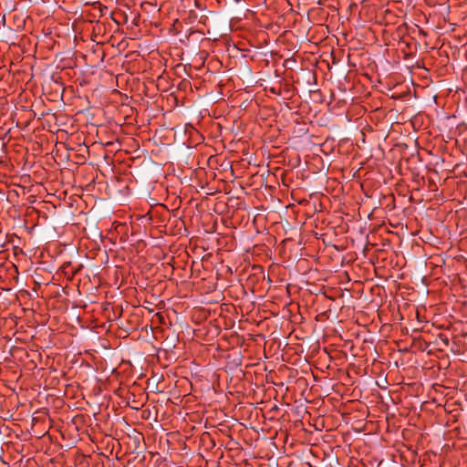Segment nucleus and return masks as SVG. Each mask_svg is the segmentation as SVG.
Returning a JSON list of instances; mask_svg holds the SVG:
<instances>
[{
    "instance_id": "obj_6",
    "label": "nucleus",
    "mask_w": 467,
    "mask_h": 467,
    "mask_svg": "<svg viewBox=\"0 0 467 467\" xmlns=\"http://www.w3.org/2000/svg\"><path fill=\"white\" fill-rule=\"evenodd\" d=\"M420 149H421V150H425L426 151H428L429 153H431V150L429 151V150H428V148L423 147V148H420Z\"/></svg>"
},
{
    "instance_id": "obj_1",
    "label": "nucleus",
    "mask_w": 467,
    "mask_h": 467,
    "mask_svg": "<svg viewBox=\"0 0 467 467\" xmlns=\"http://www.w3.org/2000/svg\"><path fill=\"white\" fill-rule=\"evenodd\" d=\"M51 154L56 161H71L76 164H83L90 156L89 148H56Z\"/></svg>"
},
{
    "instance_id": "obj_3",
    "label": "nucleus",
    "mask_w": 467,
    "mask_h": 467,
    "mask_svg": "<svg viewBox=\"0 0 467 467\" xmlns=\"http://www.w3.org/2000/svg\"><path fill=\"white\" fill-rule=\"evenodd\" d=\"M316 150H317V151H318V152H322V153H324L325 155H328V154L332 151L333 148H329V150H330L329 151H325V150H324V149H323V148H321V147L316 148Z\"/></svg>"
},
{
    "instance_id": "obj_7",
    "label": "nucleus",
    "mask_w": 467,
    "mask_h": 467,
    "mask_svg": "<svg viewBox=\"0 0 467 467\" xmlns=\"http://www.w3.org/2000/svg\"><path fill=\"white\" fill-rule=\"evenodd\" d=\"M102 157L106 159L108 157L107 153L102 154Z\"/></svg>"
},
{
    "instance_id": "obj_4",
    "label": "nucleus",
    "mask_w": 467,
    "mask_h": 467,
    "mask_svg": "<svg viewBox=\"0 0 467 467\" xmlns=\"http://www.w3.org/2000/svg\"><path fill=\"white\" fill-rule=\"evenodd\" d=\"M112 142L109 141V142H107L106 144H102V146H107V147H109V146H112Z\"/></svg>"
},
{
    "instance_id": "obj_5",
    "label": "nucleus",
    "mask_w": 467,
    "mask_h": 467,
    "mask_svg": "<svg viewBox=\"0 0 467 467\" xmlns=\"http://www.w3.org/2000/svg\"><path fill=\"white\" fill-rule=\"evenodd\" d=\"M420 34L426 36V33L422 29H420Z\"/></svg>"
},
{
    "instance_id": "obj_2",
    "label": "nucleus",
    "mask_w": 467,
    "mask_h": 467,
    "mask_svg": "<svg viewBox=\"0 0 467 467\" xmlns=\"http://www.w3.org/2000/svg\"><path fill=\"white\" fill-rule=\"evenodd\" d=\"M190 138L193 140L192 142H194V146H199L200 145V141H198L197 140H202V135L194 129H192L190 131Z\"/></svg>"
},
{
    "instance_id": "obj_8",
    "label": "nucleus",
    "mask_w": 467,
    "mask_h": 467,
    "mask_svg": "<svg viewBox=\"0 0 467 467\" xmlns=\"http://www.w3.org/2000/svg\"><path fill=\"white\" fill-rule=\"evenodd\" d=\"M213 159V156H210L209 161H212Z\"/></svg>"
}]
</instances>
